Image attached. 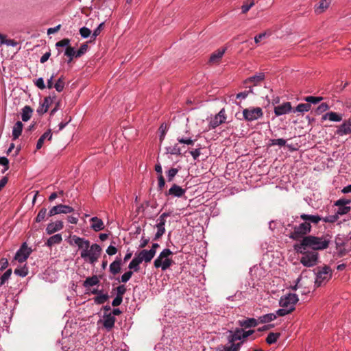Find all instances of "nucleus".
<instances>
[{
  "mask_svg": "<svg viewBox=\"0 0 351 351\" xmlns=\"http://www.w3.org/2000/svg\"><path fill=\"white\" fill-rule=\"evenodd\" d=\"M47 216H48V213L47 212V208H42L39 210L36 217L35 218V222L40 223V222L43 221L44 220H45Z\"/></svg>",
  "mask_w": 351,
  "mask_h": 351,
  "instance_id": "nucleus-37",
  "label": "nucleus"
},
{
  "mask_svg": "<svg viewBox=\"0 0 351 351\" xmlns=\"http://www.w3.org/2000/svg\"><path fill=\"white\" fill-rule=\"evenodd\" d=\"M104 25V23H101L97 26V27L94 30V32L92 34V36H91L93 39H95L96 37L100 34L101 30L103 29Z\"/></svg>",
  "mask_w": 351,
  "mask_h": 351,
  "instance_id": "nucleus-58",
  "label": "nucleus"
},
{
  "mask_svg": "<svg viewBox=\"0 0 351 351\" xmlns=\"http://www.w3.org/2000/svg\"><path fill=\"white\" fill-rule=\"evenodd\" d=\"M351 203V199L348 198H341L334 203V206H347Z\"/></svg>",
  "mask_w": 351,
  "mask_h": 351,
  "instance_id": "nucleus-51",
  "label": "nucleus"
},
{
  "mask_svg": "<svg viewBox=\"0 0 351 351\" xmlns=\"http://www.w3.org/2000/svg\"><path fill=\"white\" fill-rule=\"evenodd\" d=\"M302 254L300 263L305 267H313L315 265L318 260V253L314 251L305 250L304 252H299Z\"/></svg>",
  "mask_w": 351,
  "mask_h": 351,
  "instance_id": "nucleus-6",
  "label": "nucleus"
},
{
  "mask_svg": "<svg viewBox=\"0 0 351 351\" xmlns=\"http://www.w3.org/2000/svg\"><path fill=\"white\" fill-rule=\"evenodd\" d=\"M292 107L290 102H285L281 105L274 108V113L276 116L279 117L287 114L291 111Z\"/></svg>",
  "mask_w": 351,
  "mask_h": 351,
  "instance_id": "nucleus-16",
  "label": "nucleus"
},
{
  "mask_svg": "<svg viewBox=\"0 0 351 351\" xmlns=\"http://www.w3.org/2000/svg\"><path fill=\"white\" fill-rule=\"evenodd\" d=\"M331 237L326 234L322 237L313 235L306 236L300 243L293 245L296 252H304L305 250L311 249L313 251L323 250L326 249L330 243Z\"/></svg>",
  "mask_w": 351,
  "mask_h": 351,
  "instance_id": "nucleus-2",
  "label": "nucleus"
},
{
  "mask_svg": "<svg viewBox=\"0 0 351 351\" xmlns=\"http://www.w3.org/2000/svg\"><path fill=\"white\" fill-rule=\"evenodd\" d=\"M70 40L69 38H64L56 43V47H70Z\"/></svg>",
  "mask_w": 351,
  "mask_h": 351,
  "instance_id": "nucleus-56",
  "label": "nucleus"
},
{
  "mask_svg": "<svg viewBox=\"0 0 351 351\" xmlns=\"http://www.w3.org/2000/svg\"><path fill=\"white\" fill-rule=\"evenodd\" d=\"M109 298L108 294H99L94 298V302L97 304H102L105 303Z\"/></svg>",
  "mask_w": 351,
  "mask_h": 351,
  "instance_id": "nucleus-41",
  "label": "nucleus"
},
{
  "mask_svg": "<svg viewBox=\"0 0 351 351\" xmlns=\"http://www.w3.org/2000/svg\"><path fill=\"white\" fill-rule=\"evenodd\" d=\"M165 223L158 221L156 225L157 228V232L156 233L154 240H158L165 232Z\"/></svg>",
  "mask_w": 351,
  "mask_h": 351,
  "instance_id": "nucleus-31",
  "label": "nucleus"
},
{
  "mask_svg": "<svg viewBox=\"0 0 351 351\" xmlns=\"http://www.w3.org/2000/svg\"><path fill=\"white\" fill-rule=\"evenodd\" d=\"M311 105L306 103V104H300L297 106L295 109L293 110L294 112H308L311 110Z\"/></svg>",
  "mask_w": 351,
  "mask_h": 351,
  "instance_id": "nucleus-39",
  "label": "nucleus"
},
{
  "mask_svg": "<svg viewBox=\"0 0 351 351\" xmlns=\"http://www.w3.org/2000/svg\"><path fill=\"white\" fill-rule=\"evenodd\" d=\"M32 252V249L28 247L27 243L25 242L16 252L14 259L19 263H23L27 260Z\"/></svg>",
  "mask_w": 351,
  "mask_h": 351,
  "instance_id": "nucleus-8",
  "label": "nucleus"
},
{
  "mask_svg": "<svg viewBox=\"0 0 351 351\" xmlns=\"http://www.w3.org/2000/svg\"><path fill=\"white\" fill-rule=\"evenodd\" d=\"M136 256H138L141 262L149 263L155 256V254H154V250H143L138 254H136Z\"/></svg>",
  "mask_w": 351,
  "mask_h": 351,
  "instance_id": "nucleus-17",
  "label": "nucleus"
},
{
  "mask_svg": "<svg viewBox=\"0 0 351 351\" xmlns=\"http://www.w3.org/2000/svg\"><path fill=\"white\" fill-rule=\"evenodd\" d=\"M254 5V0H247L241 6V11L243 14H245Z\"/></svg>",
  "mask_w": 351,
  "mask_h": 351,
  "instance_id": "nucleus-45",
  "label": "nucleus"
},
{
  "mask_svg": "<svg viewBox=\"0 0 351 351\" xmlns=\"http://www.w3.org/2000/svg\"><path fill=\"white\" fill-rule=\"evenodd\" d=\"M330 120V121L339 122L342 120V115L335 112H328L324 114L322 121Z\"/></svg>",
  "mask_w": 351,
  "mask_h": 351,
  "instance_id": "nucleus-25",
  "label": "nucleus"
},
{
  "mask_svg": "<svg viewBox=\"0 0 351 351\" xmlns=\"http://www.w3.org/2000/svg\"><path fill=\"white\" fill-rule=\"evenodd\" d=\"M304 100L309 104H317L323 100L322 97L307 96L304 98Z\"/></svg>",
  "mask_w": 351,
  "mask_h": 351,
  "instance_id": "nucleus-40",
  "label": "nucleus"
},
{
  "mask_svg": "<svg viewBox=\"0 0 351 351\" xmlns=\"http://www.w3.org/2000/svg\"><path fill=\"white\" fill-rule=\"evenodd\" d=\"M54 88L58 92H62L64 88V77L61 76L58 79L56 82L54 84Z\"/></svg>",
  "mask_w": 351,
  "mask_h": 351,
  "instance_id": "nucleus-42",
  "label": "nucleus"
},
{
  "mask_svg": "<svg viewBox=\"0 0 351 351\" xmlns=\"http://www.w3.org/2000/svg\"><path fill=\"white\" fill-rule=\"evenodd\" d=\"M80 34L82 38H86L90 36L91 31L88 27H82L80 29Z\"/></svg>",
  "mask_w": 351,
  "mask_h": 351,
  "instance_id": "nucleus-52",
  "label": "nucleus"
},
{
  "mask_svg": "<svg viewBox=\"0 0 351 351\" xmlns=\"http://www.w3.org/2000/svg\"><path fill=\"white\" fill-rule=\"evenodd\" d=\"M298 301V297L295 293H289L285 297H282L280 300L279 304L281 307L295 308L294 305Z\"/></svg>",
  "mask_w": 351,
  "mask_h": 351,
  "instance_id": "nucleus-9",
  "label": "nucleus"
},
{
  "mask_svg": "<svg viewBox=\"0 0 351 351\" xmlns=\"http://www.w3.org/2000/svg\"><path fill=\"white\" fill-rule=\"evenodd\" d=\"M172 254L173 252L169 249H164L155 259L154 262V267L156 268L160 267L162 271L167 270L173 264L172 259L169 258Z\"/></svg>",
  "mask_w": 351,
  "mask_h": 351,
  "instance_id": "nucleus-5",
  "label": "nucleus"
},
{
  "mask_svg": "<svg viewBox=\"0 0 351 351\" xmlns=\"http://www.w3.org/2000/svg\"><path fill=\"white\" fill-rule=\"evenodd\" d=\"M14 274L17 276H19L21 277H25L28 274V269L27 267H21L19 268H16L14 270Z\"/></svg>",
  "mask_w": 351,
  "mask_h": 351,
  "instance_id": "nucleus-48",
  "label": "nucleus"
},
{
  "mask_svg": "<svg viewBox=\"0 0 351 351\" xmlns=\"http://www.w3.org/2000/svg\"><path fill=\"white\" fill-rule=\"evenodd\" d=\"M159 130L160 132V141H162L165 138V136L167 132V125L164 123H162L159 128Z\"/></svg>",
  "mask_w": 351,
  "mask_h": 351,
  "instance_id": "nucleus-61",
  "label": "nucleus"
},
{
  "mask_svg": "<svg viewBox=\"0 0 351 351\" xmlns=\"http://www.w3.org/2000/svg\"><path fill=\"white\" fill-rule=\"evenodd\" d=\"M293 231L289 236L293 241H301L311 231V225L304 221L298 226H293Z\"/></svg>",
  "mask_w": 351,
  "mask_h": 351,
  "instance_id": "nucleus-4",
  "label": "nucleus"
},
{
  "mask_svg": "<svg viewBox=\"0 0 351 351\" xmlns=\"http://www.w3.org/2000/svg\"><path fill=\"white\" fill-rule=\"evenodd\" d=\"M177 140L179 143H183V144H186V145H193L194 144V141L192 140L191 138H184L178 137Z\"/></svg>",
  "mask_w": 351,
  "mask_h": 351,
  "instance_id": "nucleus-62",
  "label": "nucleus"
},
{
  "mask_svg": "<svg viewBox=\"0 0 351 351\" xmlns=\"http://www.w3.org/2000/svg\"><path fill=\"white\" fill-rule=\"evenodd\" d=\"M280 333L279 332H270L266 338L267 343L271 345L276 343L278 339L280 337Z\"/></svg>",
  "mask_w": 351,
  "mask_h": 351,
  "instance_id": "nucleus-38",
  "label": "nucleus"
},
{
  "mask_svg": "<svg viewBox=\"0 0 351 351\" xmlns=\"http://www.w3.org/2000/svg\"><path fill=\"white\" fill-rule=\"evenodd\" d=\"M314 271L316 275L315 280V286L316 287L326 285L332 277V270L328 265L322 267H318L314 269Z\"/></svg>",
  "mask_w": 351,
  "mask_h": 351,
  "instance_id": "nucleus-3",
  "label": "nucleus"
},
{
  "mask_svg": "<svg viewBox=\"0 0 351 351\" xmlns=\"http://www.w3.org/2000/svg\"><path fill=\"white\" fill-rule=\"evenodd\" d=\"M74 210V209L67 205L58 204L57 206H53L48 213V216L51 217L58 214H67L71 213Z\"/></svg>",
  "mask_w": 351,
  "mask_h": 351,
  "instance_id": "nucleus-10",
  "label": "nucleus"
},
{
  "mask_svg": "<svg viewBox=\"0 0 351 351\" xmlns=\"http://www.w3.org/2000/svg\"><path fill=\"white\" fill-rule=\"evenodd\" d=\"M64 55L66 56L69 58V60L67 61L68 63L71 62L73 58H77L76 55V51L75 49L72 47H67L64 51Z\"/></svg>",
  "mask_w": 351,
  "mask_h": 351,
  "instance_id": "nucleus-34",
  "label": "nucleus"
},
{
  "mask_svg": "<svg viewBox=\"0 0 351 351\" xmlns=\"http://www.w3.org/2000/svg\"><path fill=\"white\" fill-rule=\"evenodd\" d=\"M337 129L335 132V134L339 136L344 135H348L351 134V121L346 120L343 122L342 124L338 125Z\"/></svg>",
  "mask_w": 351,
  "mask_h": 351,
  "instance_id": "nucleus-12",
  "label": "nucleus"
},
{
  "mask_svg": "<svg viewBox=\"0 0 351 351\" xmlns=\"http://www.w3.org/2000/svg\"><path fill=\"white\" fill-rule=\"evenodd\" d=\"M0 165L4 167V169L3 170V173H5L9 169V160L6 157L1 156L0 157Z\"/></svg>",
  "mask_w": 351,
  "mask_h": 351,
  "instance_id": "nucleus-57",
  "label": "nucleus"
},
{
  "mask_svg": "<svg viewBox=\"0 0 351 351\" xmlns=\"http://www.w3.org/2000/svg\"><path fill=\"white\" fill-rule=\"evenodd\" d=\"M238 324L241 327L249 328L256 326L258 324V319L247 318L245 319L239 320Z\"/></svg>",
  "mask_w": 351,
  "mask_h": 351,
  "instance_id": "nucleus-24",
  "label": "nucleus"
},
{
  "mask_svg": "<svg viewBox=\"0 0 351 351\" xmlns=\"http://www.w3.org/2000/svg\"><path fill=\"white\" fill-rule=\"evenodd\" d=\"M265 79V74L263 73H260L257 75H254L250 77H248L245 80V83H250L253 82L254 85H256L258 82L263 81Z\"/></svg>",
  "mask_w": 351,
  "mask_h": 351,
  "instance_id": "nucleus-32",
  "label": "nucleus"
},
{
  "mask_svg": "<svg viewBox=\"0 0 351 351\" xmlns=\"http://www.w3.org/2000/svg\"><path fill=\"white\" fill-rule=\"evenodd\" d=\"M12 274V269H8L1 277L0 278V285H3L10 277Z\"/></svg>",
  "mask_w": 351,
  "mask_h": 351,
  "instance_id": "nucleus-50",
  "label": "nucleus"
},
{
  "mask_svg": "<svg viewBox=\"0 0 351 351\" xmlns=\"http://www.w3.org/2000/svg\"><path fill=\"white\" fill-rule=\"evenodd\" d=\"M226 114L224 108H222L213 119L209 122V126L212 129H215L219 125L226 122Z\"/></svg>",
  "mask_w": 351,
  "mask_h": 351,
  "instance_id": "nucleus-11",
  "label": "nucleus"
},
{
  "mask_svg": "<svg viewBox=\"0 0 351 351\" xmlns=\"http://www.w3.org/2000/svg\"><path fill=\"white\" fill-rule=\"evenodd\" d=\"M338 219H339V217L335 213V215H332L326 216V217L322 219V220H323V221H324L326 223H334V222L337 221L338 220Z\"/></svg>",
  "mask_w": 351,
  "mask_h": 351,
  "instance_id": "nucleus-53",
  "label": "nucleus"
},
{
  "mask_svg": "<svg viewBox=\"0 0 351 351\" xmlns=\"http://www.w3.org/2000/svg\"><path fill=\"white\" fill-rule=\"evenodd\" d=\"M329 109V106L327 103H322L317 106L315 112L316 114H320Z\"/></svg>",
  "mask_w": 351,
  "mask_h": 351,
  "instance_id": "nucleus-47",
  "label": "nucleus"
},
{
  "mask_svg": "<svg viewBox=\"0 0 351 351\" xmlns=\"http://www.w3.org/2000/svg\"><path fill=\"white\" fill-rule=\"evenodd\" d=\"M67 242L70 245H77L81 250V258L92 265H94L101 256L102 251L101 246L97 243L90 245V241L84 238L71 235Z\"/></svg>",
  "mask_w": 351,
  "mask_h": 351,
  "instance_id": "nucleus-1",
  "label": "nucleus"
},
{
  "mask_svg": "<svg viewBox=\"0 0 351 351\" xmlns=\"http://www.w3.org/2000/svg\"><path fill=\"white\" fill-rule=\"evenodd\" d=\"M64 227L62 221H56L55 222L49 223L46 228V232L47 234H52L59 230H61Z\"/></svg>",
  "mask_w": 351,
  "mask_h": 351,
  "instance_id": "nucleus-18",
  "label": "nucleus"
},
{
  "mask_svg": "<svg viewBox=\"0 0 351 351\" xmlns=\"http://www.w3.org/2000/svg\"><path fill=\"white\" fill-rule=\"evenodd\" d=\"M226 48H221L217 49L215 52L211 54L209 62L211 64H218L226 52Z\"/></svg>",
  "mask_w": 351,
  "mask_h": 351,
  "instance_id": "nucleus-23",
  "label": "nucleus"
},
{
  "mask_svg": "<svg viewBox=\"0 0 351 351\" xmlns=\"http://www.w3.org/2000/svg\"><path fill=\"white\" fill-rule=\"evenodd\" d=\"M179 171L178 168H171L167 172V177L168 182H171L173 180L174 177L176 176L178 172Z\"/></svg>",
  "mask_w": 351,
  "mask_h": 351,
  "instance_id": "nucleus-46",
  "label": "nucleus"
},
{
  "mask_svg": "<svg viewBox=\"0 0 351 351\" xmlns=\"http://www.w3.org/2000/svg\"><path fill=\"white\" fill-rule=\"evenodd\" d=\"M33 112L32 108L29 106H25L22 109L21 119L23 121H27L30 119Z\"/></svg>",
  "mask_w": 351,
  "mask_h": 351,
  "instance_id": "nucleus-30",
  "label": "nucleus"
},
{
  "mask_svg": "<svg viewBox=\"0 0 351 351\" xmlns=\"http://www.w3.org/2000/svg\"><path fill=\"white\" fill-rule=\"evenodd\" d=\"M99 282L97 276L94 275L91 277L87 278L83 282V286L85 288H88L92 286L98 285Z\"/></svg>",
  "mask_w": 351,
  "mask_h": 351,
  "instance_id": "nucleus-29",
  "label": "nucleus"
},
{
  "mask_svg": "<svg viewBox=\"0 0 351 351\" xmlns=\"http://www.w3.org/2000/svg\"><path fill=\"white\" fill-rule=\"evenodd\" d=\"M158 190L161 191L165 185V178L162 175H158Z\"/></svg>",
  "mask_w": 351,
  "mask_h": 351,
  "instance_id": "nucleus-63",
  "label": "nucleus"
},
{
  "mask_svg": "<svg viewBox=\"0 0 351 351\" xmlns=\"http://www.w3.org/2000/svg\"><path fill=\"white\" fill-rule=\"evenodd\" d=\"M116 318L112 313H104L103 316V326L107 331H110L114 326Z\"/></svg>",
  "mask_w": 351,
  "mask_h": 351,
  "instance_id": "nucleus-15",
  "label": "nucleus"
},
{
  "mask_svg": "<svg viewBox=\"0 0 351 351\" xmlns=\"http://www.w3.org/2000/svg\"><path fill=\"white\" fill-rule=\"evenodd\" d=\"M23 124L21 121H17L12 129V138L13 140L17 139L21 134Z\"/></svg>",
  "mask_w": 351,
  "mask_h": 351,
  "instance_id": "nucleus-28",
  "label": "nucleus"
},
{
  "mask_svg": "<svg viewBox=\"0 0 351 351\" xmlns=\"http://www.w3.org/2000/svg\"><path fill=\"white\" fill-rule=\"evenodd\" d=\"M88 49V45L84 43V44H82L80 49L76 51V55H77V57L80 58L82 56H83L87 51Z\"/></svg>",
  "mask_w": 351,
  "mask_h": 351,
  "instance_id": "nucleus-54",
  "label": "nucleus"
},
{
  "mask_svg": "<svg viewBox=\"0 0 351 351\" xmlns=\"http://www.w3.org/2000/svg\"><path fill=\"white\" fill-rule=\"evenodd\" d=\"M286 144V141L283 138H278V139H271L270 140V145H279L280 147L285 146Z\"/></svg>",
  "mask_w": 351,
  "mask_h": 351,
  "instance_id": "nucleus-55",
  "label": "nucleus"
},
{
  "mask_svg": "<svg viewBox=\"0 0 351 351\" xmlns=\"http://www.w3.org/2000/svg\"><path fill=\"white\" fill-rule=\"evenodd\" d=\"M166 154H171V155H180L181 150L178 144L174 145L173 146H169L165 148Z\"/></svg>",
  "mask_w": 351,
  "mask_h": 351,
  "instance_id": "nucleus-35",
  "label": "nucleus"
},
{
  "mask_svg": "<svg viewBox=\"0 0 351 351\" xmlns=\"http://www.w3.org/2000/svg\"><path fill=\"white\" fill-rule=\"evenodd\" d=\"M243 341L234 343H230L231 345L229 346H226L227 351H239L241 346L242 344Z\"/></svg>",
  "mask_w": 351,
  "mask_h": 351,
  "instance_id": "nucleus-49",
  "label": "nucleus"
},
{
  "mask_svg": "<svg viewBox=\"0 0 351 351\" xmlns=\"http://www.w3.org/2000/svg\"><path fill=\"white\" fill-rule=\"evenodd\" d=\"M117 252V247L115 246L112 245L108 246V248L106 249V253L109 256L114 255Z\"/></svg>",
  "mask_w": 351,
  "mask_h": 351,
  "instance_id": "nucleus-64",
  "label": "nucleus"
},
{
  "mask_svg": "<svg viewBox=\"0 0 351 351\" xmlns=\"http://www.w3.org/2000/svg\"><path fill=\"white\" fill-rule=\"evenodd\" d=\"M263 112L260 107L245 108L243 110V116L245 120L252 121L262 117Z\"/></svg>",
  "mask_w": 351,
  "mask_h": 351,
  "instance_id": "nucleus-7",
  "label": "nucleus"
},
{
  "mask_svg": "<svg viewBox=\"0 0 351 351\" xmlns=\"http://www.w3.org/2000/svg\"><path fill=\"white\" fill-rule=\"evenodd\" d=\"M295 308H287V307H282V308H280L276 311V315L277 316H285L290 313H291Z\"/></svg>",
  "mask_w": 351,
  "mask_h": 351,
  "instance_id": "nucleus-44",
  "label": "nucleus"
},
{
  "mask_svg": "<svg viewBox=\"0 0 351 351\" xmlns=\"http://www.w3.org/2000/svg\"><path fill=\"white\" fill-rule=\"evenodd\" d=\"M276 319V315L275 313H268L263 316H260L258 318V324L269 323Z\"/></svg>",
  "mask_w": 351,
  "mask_h": 351,
  "instance_id": "nucleus-33",
  "label": "nucleus"
},
{
  "mask_svg": "<svg viewBox=\"0 0 351 351\" xmlns=\"http://www.w3.org/2000/svg\"><path fill=\"white\" fill-rule=\"evenodd\" d=\"M133 272L132 271H128L124 273L121 278V281L122 282H127L132 277Z\"/></svg>",
  "mask_w": 351,
  "mask_h": 351,
  "instance_id": "nucleus-59",
  "label": "nucleus"
},
{
  "mask_svg": "<svg viewBox=\"0 0 351 351\" xmlns=\"http://www.w3.org/2000/svg\"><path fill=\"white\" fill-rule=\"evenodd\" d=\"M185 193L186 189H182L176 184H173L169 191L165 193V195L173 197H181L185 194Z\"/></svg>",
  "mask_w": 351,
  "mask_h": 351,
  "instance_id": "nucleus-13",
  "label": "nucleus"
},
{
  "mask_svg": "<svg viewBox=\"0 0 351 351\" xmlns=\"http://www.w3.org/2000/svg\"><path fill=\"white\" fill-rule=\"evenodd\" d=\"M56 95L53 96H48L45 97L42 104L37 109V112L39 114H43L46 113L50 106V105L53 102L54 99H56Z\"/></svg>",
  "mask_w": 351,
  "mask_h": 351,
  "instance_id": "nucleus-14",
  "label": "nucleus"
},
{
  "mask_svg": "<svg viewBox=\"0 0 351 351\" xmlns=\"http://www.w3.org/2000/svg\"><path fill=\"white\" fill-rule=\"evenodd\" d=\"M142 262L140 261V259L138 258L137 256H136L132 261L129 263L128 268L130 269H134V271H138L140 269L139 265Z\"/></svg>",
  "mask_w": 351,
  "mask_h": 351,
  "instance_id": "nucleus-36",
  "label": "nucleus"
},
{
  "mask_svg": "<svg viewBox=\"0 0 351 351\" xmlns=\"http://www.w3.org/2000/svg\"><path fill=\"white\" fill-rule=\"evenodd\" d=\"M62 241V237L61 234H56L51 237H50L47 242L45 243V245L47 247H51L52 246L55 245L60 244Z\"/></svg>",
  "mask_w": 351,
  "mask_h": 351,
  "instance_id": "nucleus-27",
  "label": "nucleus"
},
{
  "mask_svg": "<svg viewBox=\"0 0 351 351\" xmlns=\"http://www.w3.org/2000/svg\"><path fill=\"white\" fill-rule=\"evenodd\" d=\"M332 0H321L318 5L315 7V12L319 14L324 12L330 5Z\"/></svg>",
  "mask_w": 351,
  "mask_h": 351,
  "instance_id": "nucleus-26",
  "label": "nucleus"
},
{
  "mask_svg": "<svg viewBox=\"0 0 351 351\" xmlns=\"http://www.w3.org/2000/svg\"><path fill=\"white\" fill-rule=\"evenodd\" d=\"M300 218L305 221L306 222L308 221V223L311 225V223L313 224H318L319 221L322 220V217L318 215H308V214H302L300 216Z\"/></svg>",
  "mask_w": 351,
  "mask_h": 351,
  "instance_id": "nucleus-21",
  "label": "nucleus"
},
{
  "mask_svg": "<svg viewBox=\"0 0 351 351\" xmlns=\"http://www.w3.org/2000/svg\"><path fill=\"white\" fill-rule=\"evenodd\" d=\"M122 260L119 257H117L116 259L110 265L109 271L110 272L115 276L119 274L121 270Z\"/></svg>",
  "mask_w": 351,
  "mask_h": 351,
  "instance_id": "nucleus-20",
  "label": "nucleus"
},
{
  "mask_svg": "<svg viewBox=\"0 0 351 351\" xmlns=\"http://www.w3.org/2000/svg\"><path fill=\"white\" fill-rule=\"evenodd\" d=\"M228 336V343H234L236 341L242 340V328H237L234 330H229Z\"/></svg>",
  "mask_w": 351,
  "mask_h": 351,
  "instance_id": "nucleus-19",
  "label": "nucleus"
},
{
  "mask_svg": "<svg viewBox=\"0 0 351 351\" xmlns=\"http://www.w3.org/2000/svg\"><path fill=\"white\" fill-rule=\"evenodd\" d=\"M34 84L38 88L41 90H43L46 88V85L44 83L43 77H39L37 79Z\"/></svg>",
  "mask_w": 351,
  "mask_h": 351,
  "instance_id": "nucleus-60",
  "label": "nucleus"
},
{
  "mask_svg": "<svg viewBox=\"0 0 351 351\" xmlns=\"http://www.w3.org/2000/svg\"><path fill=\"white\" fill-rule=\"evenodd\" d=\"M338 206V209L335 213L337 215L338 217L339 215H343L348 213L351 210V207L348 206Z\"/></svg>",
  "mask_w": 351,
  "mask_h": 351,
  "instance_id": "nucleus-43",
  "label": "nucleus"
},
{
  "mask_svg": "<svg viewBox=\"0 0 351 351\" xmlns=\"http://www.w3.org/2000/svg\"><path fill=\"white\" fill-rule=\"evenodd\" d=\"M90 228L95 232H99L105 228L103 221L97 217H93L90 219Z\"/></svg>",
  "mask_w": 351,
  "mask_h": 351,
  "instance_id": "nucleus-22",
  "label": "nucleus"
}]
</instances>
